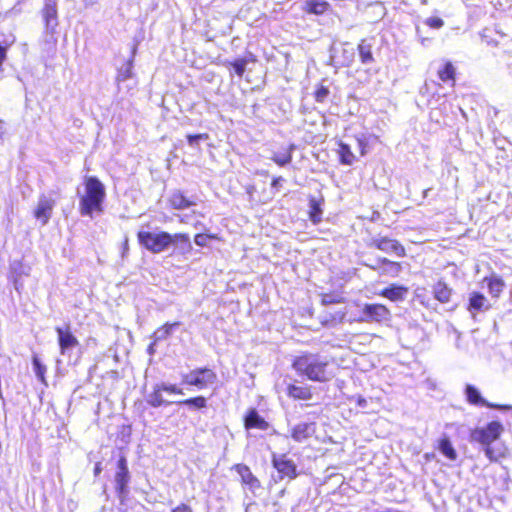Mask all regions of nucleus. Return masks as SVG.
I'll list each match as a JSON object with an SVG mask.
<instances>
[{"label": "nucleus", "instance_id": "nucleus-11", "mask_svg": "<svg viewBox=\"0 0 512 512\" xmlns=\"http://www.w3.org/2000/svg\"><path fill=\"white\" fill-rule=\"evenodd\" d=\"M272 465L279 473L280 479L293 480L298 476L296 464L286 454L273 455Z\"/></svg>", "mask_w": 512, "mask_h": 512}, {"label": "nucleus", "instance_id": "nucleus-17", "mask_svg": "<svg viewBox=\"0 0 512 512\" xmlns=\"http://www.w3.org/2000/svg\"><path fill=\"white\" fill-rule=\"evenodd\" d=\"M55 331L58 336V345L61 354H65L67 350L79 345L77 337L71 332L70 325L66 327H56Z\"/></svg>", "mask_w": 512, "mask_h": 512}, {"label": "nucleus", "instance_id": "nucleus-16", "mask_svg": "<svg viewBox=\"0 0 512 512\" xmlns=\"http://www.w3.org/2000/svg\"><path fill=\"white\" fill-rule=\"evenodd\" d=\"M167 204L172 210H185L196 204L193 197H189L181 189H175L170 192L167 198Z\"/></svg>", "mask_w": 512, "mask_h": 512}, {"label": "nucleus", "instance_id": "nucleus-23", "mask_svg": "<svg viewBox=\"0 0 512 512\" xmlns=\"http://www.w3.org/2000/svg\"><path fill=\"white\" fill-rule=\"evenodd\" d=\"M286 394L294 400H311L313 397L312 387L309 385L289 384L286 387Z\"/></svg>", "mask_w": 512, "mask_h": 512}, {"label": "nucleus", "instance_id": "nucleus-15", "mask_svg": "<svg viewBox=\"0 0 512 512\" xmlns=\"http://www.w3.org/2000/svg\"><path fill=\"white\" fill-rule=\"evenodd\" d=\"M45 29L49 33H54L58 26V9L56 0H45L41 10Z\"/></svg>", "mask_w": 512, "mask_h": 512}, {"label": "nucleus", "instance_id": "nucleus-37", "mask_svg": "<svg viewBox=\"0 0 512 512\" xmlns=\"http://www.w3.org/2000/svg\"><path fill=\"white\" fill-rule=\"evenodd\" d=\"M209 240L223 241V238L215 233H197L194 235V242L199 247H205Z\"/></svg>", "mask_w": 512, "mask_h": 512}, {"label": "nucleus", "instance_id": "nucleus-9", "mask_svg": "<svg viewBox=\"0 0 512 512\" xmlns=\"http://www.w3.org/2000/svg\"><path fill=\"white\" fill-rule=\"evenodd\" d=\"M361 321L381 323L390 320V309L381 303H367L362 309Z\"/></svg>", "mask_w": 512, "mask_h": 512}, {"label": "nucleus", "instance_id": "nucleus-7", "mask_svg": "<svg viewBox=\"0 0 512 512\" xmlns=\"http://www.w3.org/2000/svg\"><path fill=\"white\" fill-rule=\"evenodd\" d=\"M129 482L130 473L127 465V459L122 455L117 461V472L115 473V490L121 503L126 501Z\"/></svg>", "mask_w": 512, "mask_h": 512}, {"label": "nucleus", "instance_id": "nucleus-38", "mask_svg": "<svg viewBox=\"0 0 512 512\" xmlns=\"http://www.w3.org/2000/svg\"><path fill=\"white\" fill-rule=\"evenodd\" d=\"M227 65L231 66L234 69L237 76L242 77L245 73L247 60L245 58H238L234 61L228 62Z\"/></svg>", "mask_w": 512, "mask_h": 512}, {"label": "nucleus", "instance_id": "nucleus-44", "mask_svg": "<svg viewBox=\"0 0 512 512\" xmlns=\"http://www.w3.org/2000/svg\"><path fill=\"white\" fill-rule=\"evenodd\" d=\"M427 26L433 29H439L444 25V21L439 17H430L425 20Z\"/></svg>", "mask_w": 512, "mask_h": 512}, {"label": "nucleus", "instance_id": "nucleus-13", "mask_svg": "<svg viewBox=\"0 0 512 512\" xmlns=\"http://www.w3.org/2000/svg\"><path fill=\"white\" fill-rule=\"evenodd\" d=\"M231 469L240 476L242 486L247 487L251 491L261 488L260 480L252 473L248 465L237 463L234 464Z\"/></svg>", "mask_w": 512, "mask_h": 512}, {"label": "nucleus", "instance_id": "nucleus-40", "mask_svg": "<svg viewBox=\"0 0 512 512\" xmlns=\"http://www.w3.org/2000/svg\"><path fill=\"white\" fill-rule=\"evenodd\" d=\"M32 362H33L34 371H35L37 377L41 381H44L45 373H46V367L43 364H41L39 358L36 355L33 356Z\"/></svg>", "mask_w": 512, "mask_h": 512}, {"label": "nucleus", "instance_id": "nucleus-19", "mask_svg": "<svg viewBox=\"0 0 512 512\" xmlns=\"http://www.w3.org/2000/svg\"><path fill=\"white\" fill-rule=\"evenodd\" d=\"M409 292V289L407 286L399 285V284H391L385 288H383L378 295L386 298L393 302L403 301L407 294Z\"/></svg>", "mask_w": 512, "mask_h": 512}, {"label": "nucleus", "instance_id": "nucleus-3", "mask_svg": "<svg viewBox=\"0 0 512 512\" xmlns=\"http://www.w3.org/2000/svg\"><path fill=\"white\" fill-rule=\"evenodd\" d=\"M84 193L79 197V213L84 217L92 218L94 214L104 212L106 189L96 176L84 178Z\"/></svg>", "mask_w": 512, "mask_h": 512}, {"label": "nucleus", "instance_id": "nucleus-47", "mask_svg": "<svg viewBox=\"0 0 512 512\" xmlns=\"http://www.w3.org/2000/svg\"><path fill=\"white\" fill-rule=\"evenodd\" d=\"M284 181L285 179L282 176H275L272 178L270 185L272 188L278 189Z\"/></svg>", "mask_w": 512, "mask_h": 512}, {"label": "nucleus", "instance_id": "nucleus-48", "mask_svg": "<svg viewBox=\"0 0 512 512\" xmlns=\"http://www.w3.org/2000/svg\"><path fill=\"white\" fill-rule=\"evenodd\" d=\"M102 472V466H101V463L100 462H97L94 466V470H93V473H94V476L97 477L100 475V473Z\"/></svg>", "mask_w": 512, "mask_h": 512}, {"label": "nucleus", "instance_id": "nucleus-41", "mask_svg": "<svg viewBox=\"0 0 512 512\" xmlns=\"http://www.w3.org/2000/svg\"><path fill=\"white\" fill-rule=\"evenodd\" d=\"M342 55H343V60L341 61V65L344 66V67H350L353 63V57H354V52L352 49L348 50V49H343L342 51Z\"/></svg>", "mask_w": 512, "mask_h": 512}, {"label": "nucleus", "instance_id": "nucleus-20", "mask_svg": "<svg viewBox=\"0 0 512 512\" xmlns=\"http://www.w3.org/2000/svg\"><path fill=\"white\" fill-rule=\"evenodd\" d=\"M315 433L314 423H298L290 430L291 438L298 443L308 440Z\"/></svg>", "mask_w": 512, "mask_h": 512}, {"label": "nucleus", "instance_id": "nucleus-34", "mask_svg": "<svg viewBox=\"0 0 512 512\" xmlns=\"http://www.w3.org/2000/svg\"><path fill=\"white\" fill-rule=\"evenodd\" d=\"M179 325L180 322L164 323L154 332L155 341H161L168 338L172 334L173 329L177 328Z\"/></svg>", "mask_w": 512, "mask_h": 512}, {"label": "nucleus", "instance_id": "nucleus-36", "mask_svg": "<svg viewBox=\"0 0 512 512\" xmlns=\"http://www.w3.org/2000/svg\"><path fill=\"white\" fill-rule=\"evenodd\" d=\"M179 405H185V406H188V407H193L195 409H204L207 407V399L202 396V395H198V396H195V397H191V398H187V399H184V400H181L178 402Z\"/></svg>", "mask_w": 512, "mask_h": 512}, {"label": "nucleus", "instance_id": "nucleus-12", "mask_svg": "<svg viewBox=\"0 0 512 512\" xmlns=\"http://www.w3.org/2000/svg\"><path fill=\"white\" fill-rule=\"evenodd\" d=\"M464 392H465L467 402L471 405L484 406L487 408L497 409V410H509L512 408L510 405L495 404V403H490V402L486 401L485 399H483L481 397L479 390L472 384H467L465 386Z\"/></svg>", "mask_w": 512, "mask_h": 512}, {"label": "nucleus", "instance_id": "nucleus-27", "mask_svg": "<svg viewBox=\"0 0 512 512\" xmlns=\"http://www.w3.org/2000/svg\"><path fill=\"white\" fill-rule=\"evenodd\" d=\"M432 292H433V296L434 298L442 303V304H447L450 302L451 298H452V295H453V290L452 288H450L447 283H445L444 281H437L434 285H433V289H432Z\"/></svg>", "mask_w": 512, "mask_h": 512}, {"label": "nucleus", "instance_id": "nucleus-4", "mask_svg": "<svg viewBox=\"0 0 512 512\" xmlns=\"http://www.w3.org/2000/svg\"><path fill=\"white\" fill-rule=\"evenodd\" d=\"M504 431V427L499 421H491L484 427H476L470 432V440L479 443L485 447V455L491 461H496L497 457L491 448V444L498 440Z\"/></svg>", "mask_w": 512, "mask_h": 512}, {"label": "nucleus", "instance_id": "nucleus-43", "mask_svg": "<svg viewBox=\"0 0 512 512\" xmlns=\"http://www.w3.org/2000/svg\"><path fill=\"white\" fill-rule=\"evenodd\" d=\"M162 389L168 394L183 395V389L176 384H161Z\"/></svg>", "mask_w": 512, "mask_h": 512}, {"label": "nucleus", "instance_id": "nucleus-30", "mask_svg": "<svg viewBox=\"0 0 512 512\" xmlns=\"http://www.w3.org/2000/svg\"><path fill=\"white\" fill-rule=\"evenodd\" d=\"M164 389H162V385L161 384H157L153 387V390L151 391V393L149 394L148 398H147V403L151 406V407H154V408H157V407H160V406H164V405H169L170 402L165 400L164 397H163V393H164Z\"/></svg>", "mask_w": 512, "mask_h": 512}, {"label": "nucleus", "instance_id": "nucleus-32", "mask_svg": "<svg viewBox=\"0 0 512 512\" xmlns=\"http://www.w3.org/2000/svg\"><path fill=\"white\" fill-rule=\"evenodd\" d=\"M337 152L339 155V162L343 165H352L356 160L350 146L344 142H339Z\"/></svg>", "mask_w": 512, "mask_h": 512}, {"label": "nucleus", "instance_id": "nucleus-14", "mask_svg": "<svg viewBox=\"0 0 512 512\" xmlns=\"http://www.w3.org/2000/svg\"><path fill=\"white\" fill-rule=\"evenodd\" d=\"M369 268L377 271L379 275L398 277L402 271V264L386 257H379L375 264L369 265Z\"/></svg>", "mask_w": 512, "mask_h": 512}, {"label": "nucleus", "instance_id": "nucleus-5", "mask_svg": "<svg viewBox=\"0 0 512 512\" xmlns=\"http://www.w3.org/2000/svg\"><path fill=\"white\" fill-rule=\"evenodd\" d=\"M182 384L198 390L207 389L218 380L217 373L209 367H197L181 376Z\"/></svg>", "mask_w": 512, "mask_h": 512}, {"label": "nucleus", "instance_id": "nucleus-51", "mask_svg": "<svg viewBox=\"0 0 512 512\" xmlns=\"http://www.w3.org/2000/svg\"><path fill=\"white\" fill-rule=\"evenodd\" d=\"M425 457H426V459H429V458L433 457V454L432 455L426 454Z\"/></svg>", "mask_w": 512, "mask_h": 512}, {"label": "nucleus", "instance_id": "nucleus-2", "mask_svg": "<svg viewBox=\"0 0 512 512\" xmlns=\"http://www.w3.org/2000/svg\"><path fill=\"white\" fill-rule=\"evenodd\" d=\"M296 373L312 382L326 383L334 378L330 362L318 353L303 352L292 359Z\"/></svg>", "mask_w": 512, "mask_h": 512}, {"label": "nucleus", "instance_id": "nucleus-22", "mask_svg": "<svg viewBox=\"0 0 512 512\" xmlns=\"http://www.w3.org/2000/svg\"><path fill=\"white\" fill-rule=\"evenodd\" d=\"M308 202H309V211H308L309 220L314 225H317L322 221L324 197L320 196V197L316 198L314 196H309Z\"/></svg>", "mask_w": 512, "mask_h": 512}, {"label": "nucleus", "instance_id": "nucleus-1", "mask_svg": "<svg viewBox=\"0 0 512 512\" xmlns=\"http://www.w3.org/2000/svg\"><path fill=\"white\" fill-rule=\"evenodd\" d=\"M138 243L153 254H159L167 250L170 246L180 255L191 253L193 246L187 233L178 232L171 234L167 231L153 233L140 230L137 232Z\"/></svg>", "mask_w": 512, "mask_h": 512}, {"label": "nucleus", "instance_id": "nucleus-21", "mask_svg": "<svg viewBox=\"0 0 512 512\" xmlns=\"http://www.w3.org/2000/svg\"><path fill=\"white\" fill-rule=\"evenodd\" d=\"M483 282L486 283L487 290L491 297L495 299H498L502 295L506 287L504 279L495 273L485 276Z\"/></svg>", "mask_w": 512, "mask_h": 512}, {"label": "nucleus", "instance_id": "nucleus-28", "mask_svg": "<svg viewBox=\"0 0 512 512\" xmlns=\"http://www.w3.org/2000/svg\"><path fill=\"white\" fill-rule=\"evenodd\" d=\"M330 4L325 0H306L303 10L308 14L323 15L330 10Z\"/></svg>", "mask_w": 512, "mask_h": 512}, {"label": "nucleus", "instance_id": "nucleus-29", "mask_svg": "<svg viewBox=\"0 0 512 512\" xmlns=\"http://www.w3.org/2000/svg\"><path fill=\"white\" fill-rule=\"evenodd\" d=\"M293 146H285L280 151L273 152L271 160L279 167H284L292 162Z\"/></svg>", "mask_w": 512, "mask_h": 512}, {"label": "nucleus", "instance_id": "nucleus-10", "mask_svg": "<svg viewBox=\"0 0 512 512\" xmlns=\"http://www.w3.org/2000/svg\"><path fill=\"white\" fill-rule=\"evenodd\" d=\"M347 317V310L332 307H323L318 314L319 324L324 328H335L341 325Z\"/></svg>", "mask_w": 512, "mask_h": 512}, {"label": "nucleus", "instance_id": "nucleus-45", "mask_svg": "<svg viewBox=\"0 0 512 512\" xmlns=\"http://www.w3.org/2000/svg\"><path fill=\"white\" fill-rule=\"evenodd\" d=\"M170 512H193L192 508L185 503H180L174 507Z\"/></svg>", "mask_w": 512, "mask_h": 512}, {"label": "nucleus", "instance_id": "nucleus-46", "mask_svg": "<svg viewBox=\"0 0 512 512\" xmlns=\"http://www.w3.org/2000/svg\"><path fill=\"white\" fill-rule=\"evenodd\" d=\"M7 49L8 46L0 45V71L2 70L3 64L7 59Z\"/></svg>", "mask_w": 512, "mask_h": 512}, {"label": "nucleus", "instance_id": "nucleus-6", "mask_svg": "<svg viewBox=\"0 0 512 512\" xmlns=\"http://www.w3.org/2000/svg\"><path fill=\"white\" fill-rule=\"evenodd\" d=\"M56 200L50 195L41 193L38 197L35 207L32 210V216L40 226H45L52 218Z\"/></svg>", "mask_w": 512, "mask_h": 512}, {"label": "nucleus", "instance_id": "nucleus-31", "mask_svg": "<svg viewBox=\"0 0 512 512\" xmlns=\"http://www.w3.org/2000/svg\"><path fill=\"white\" fill-rule=\"evenodd\" d=\"M357 51L362 64H371L374 62L372 45L366 39H361L357 45Z\"/></svg>", "mask_w": 512, "mask_h": 512}, {"label": "nucleus", "instance_id": "nucleus-49", "mask_svg": "<svg viewBox=\"0 0 512 512\" xmlns=\"http://www.w3.org/2000/svg\"><path fill=\"white\" fill-rule=\"evenodd\" d=\"M359 142H360V144L362 146L360 153H361V155H364L365 154V143L363 141H361V140Z\"/></svg>", "mask_w": 512, "mask_h": 512}, {"label": "nucleus", "instance_id": "nucleus-35", "mask_svg": "<svg viewBox=\"0 0 512 512\" xmlns=\"http://www.w3.org/2000/svg\"><path fill=\"white\" fill-rule=\"evenodd\" d=\"M132 68H133V60L132 59L126 60L125 63L123 64V66L117 70L116 81L118 83H120V82H124V81L130 79L133 75Z\"/></svg>", "mask_w": 512, "mask_h": 512}, {"label": "nucleus", "instance_id": "nucleus-25", "mask_svg": "<svg viewBox=\"0 0 512 512\" xmlns=\"http://www.w3.org/2000/svg\"><path fill=\"white\" fill-rule=\"evenodd\" d=\"M438 78L450 87L456 86V67L451 61H445L437 71Z\"/></svg>", "mask_w": 512, "mask_h": 512}, {"label": "nucleus", "instance_id": "nucleus-39", "mask_svg": "<svg viewBox=\"0 0 512 512\" xmlns=\"http://www.w3.org/2000/svg\"><path fill=\"white\" fill-rule=\"evenodd\" d=\"M330 91L329 88L323 84H318L313 93L314 99L318 103H322L328 97Z\"/></svg>", "mask_w": 512, "mask_h": 512}, {"label": "nucleus", "instance_id": "nucleus-26", "mask_svg": "<svg viewBox=\"0 0 512 512\" xmlns=\"http://www.w3.org/2000/svg\"><path fill=\"white\" fill-rule=\"evenodd\" d=\"M244 426L246 429L267 430L269 423L255 409H251L245 416Z\"/></svg>", "mask_w": 512, "mask_h": 512}, {"label": "nucleus", "instance_id": "nucleus-42", "mask_svg": "<svg viewBox=\"0 0 512 512\" xmlns=\"http://www.w3.org/2000/svg\"><path fill=\"white\" fill-rule=\"evenodd\" d=\"M208 138L209 135L207 133L188 134L186 136V139L191 146L197 144L199 140H207Z\"/></svg>", "mask_w": 512, "mask_h": 512}, {"label": "nucleus", "instance_id": "nucleus-24", "mask_svg": "<svg viewBox=\"0 0 512 512\" xmlns=\"http://www.w3.org/2000/svg\"><path fill=\"white\" fill-rule=\"evenodd\" d=\"M347 302L344 293L339 290L321 292L319 294V303L322 307H331L332 305H340Z\"/></svg>", "mask_w": 512, "mask_h": 512}, {"label": "nucleus", "instance_id": "nucleus-18", "mask_svg": "<svg viewBox=\"0 0 512 512\" xmlns=\"http://www.w3.org/2000/svg\"><path fill=\"white\" fill-rule=\"evenodd\" d=\"M492 305L489 303L486 296L478 291H474L470 293L468 304H467V310L471 314H476L478 312L489 310L491 309Z\"/></svg>", "mask_w": 512, "mask_h": 512}, {"label": "nucleus", "instance_id": "nucleus-50", "mask_svg": "<svg viewBox=\"0 0 512 512\" xmlns=\"http://www.w3.org/2000/svg\"><path fill=\"white\" fill-rule=\"evenodd\" d=\"M420 302H421V304L428 306V303H426L424 300H421Z\"/></svg>", "mask_w": 512, "mask_h": 512}, {"label": "nucleus", "instance_id": "nucleus-33", "mask_svg": "<svg viewBox=\"0 0 512 512\" xmlns=\"http://www.w3.org/2000/svg\"><path fill=\"white\" fill-rule=\"evenodd\" d=\"M438 449L447 459L451 461L457 459V452L448 437L445 436L439 440Z\"/></svg>", "mask_w": 512, "mask_h": 512}, {"label": "nucleus", "instance_id": "nucleus-8", "mask_svg": "<svg viewBox=\"0 0 512 512\" xmlns=\"http://www.w3.org/2000/svg\"><path fill=\"white\" fill-rule=\"evenodd\" d=\"M368 246L387 254L395 255L397 257H405L407 254L406 248L400 241L388 236H378L372 238Z\"/></svg>", "mask_w": 512, "mask_h": 512}]
</instances>
